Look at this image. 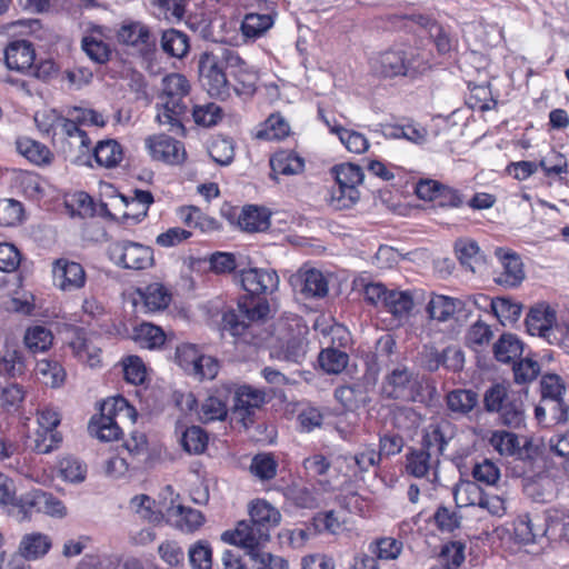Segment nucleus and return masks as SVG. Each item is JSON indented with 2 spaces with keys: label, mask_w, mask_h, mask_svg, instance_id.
Listing matches in <instances>:
<instances>
[{
  "label": "nucleus",
  "mask_w": 569,
  "mask_h": 569,
  "mask_svg": "<svg viewBox=\"0 0 569 569\" xmlns=\"http://www.w3.org/2000/svg\"><path fill=\"white\" fill-rule=\"evenodd\" d=\"M190 83L181 73H170L161 80V107L156 120L170 131L183 134V119L188 111Z\"/></svg>",
  "instance_id": "nucleus-1"
},
{
  "label": "nucleus",
  "mask_w": 569,
  "mask_h": 569,
  "mask_svg": "<svg viewBox=\"0 0 569 569\" xmlns=\"http://www.w3.org/2000/svg\"><path fill=\"white\" fill-rule=\"evenodd\" d=\"M136 409L121 396L106 400L101 406V416L97 422H91L90 430L102 441L118 439L121 433L119 423L134 422Z\"/></svg>",
  "instance_id": "nucleus-2"
},
{
  "label": "nucleus",
  "mask_w": 569,
  "mask_h": 569,
  "mask_svg": "<svg viewBox=\"0 0 569 569\" xmlns=\"http://www.w3.org/2000/svg\"><path fill=\"white\" fill-rule=\"evenodd\" d=\"M337 186L330 191L328 199L336 210L352 207L360 198L358 187L362 183L365 174L360 166L342 163L335 168Z\"/></svg>",
  "instance_id": "nucleus-3"
},
{
  "label": "nucleus",
  "mask_w": 569,
  "mask_h": 569,
  "mask_svg": "<svg viewBox=\"0 0 569 569\" xmlns=\"http://www.w3.org/2000/svg\"><path fill=\"white\" fill-rule=\"evenodd\" d=\"M269 311L270 307L267 301L246 298L238 302L237 309L229 310L223 315V329L234 337L242 336L251 323L266 319Z\"/></svg>",
  "instance_id": "nucleus-4"
},
{
  "label": "nucleus",
  "mask_w": 569,
  "mask_h": 569,
  "mask_svg": "<svg viewBox=\"0 0 569 569\" xmlns=\"http://www.w3.org/2000/svg\"><path fill=\"white\" fill-rule=\"evenodd\" d=\"M108 254L113 263L124 269L144 270L153 264L152 249L129 240L112 242Z\"/></svg>",
  "instance_id": "nucleus-5"
},
{
  "label": "nucleus",
  "mask_w": 569,
  "mask_h": 569,
  "mask_svg": "<svg viewBox=\"0 0 569 569\" xmlns=\"http://www.w3.org/2000/svg\"><path fill=\"white\" fill-rule=\"evenodd\" d=\"M199 74L203 88L211 97H229V82L222 66L217 63L212 53L204 52L199 60Z\"/></svg>",
  "instance_id": "nucleus-6"
},
{
  "label": "nucleus",
  "mask_w": 569,
  "mask_h": 569,
  "mask_svg": "<svg viewBox=\"0 0 569 569\" xmlns=\"http://www.w3.org/2000/svg\"><path fill=\"white\" fill-rule=\"evenodd\" d=\"M221 539L252 552L270 540V533L249 519L239 521L233 530L224 531Z\"/></svg>",
  "instance_id": "nucleus-7"
},
{
  "label": "nucleus",
  "mask_w": 569,
  "mask_h": 569,
  "mask_svg": "<svg viewBox=\"0 0 569 569\" xmlns=\"http://www.w3.org/2000/svg\"><path fill=\"white\" fill-rule=\"evenodd\" d=\"M240 284L251 296H267L273 293L279 286V277L272 269L248 268L238 274Z\"/></svg>",
  "instance_id": "nucleus-8"
},
{
  "label": "nucleus",
  "mask_w": 569,
  "mask_h": 569,
  "mask_svg": "<svg viewBox=\"0 0 569 569\" xmlns=\"http://www.w3.org/2000/svg\"><path fill=\"white\" fill-rule=\"evenodd\" d=\"M144 142L153 160L168 164H180L184 161L186 150L183 144L169 136H149Z\"/></svg>",
  "instance_id": "nucleus-9"
},
{
  "label": "nucleus",
  "mask_w": 569,
  "mask_h": 569,
  "mask_svg": "<svg viewBox=\"0 0 569 569\" xmlns=\"http://www.w3.org/2000/svg\"><path fill=\"white\" fill-rule=\"evenodd\" d=\"M290 282L305 298H325L329 292L328 279L315 268H300L291 276Z\"/></svg>",
  "instance_id": "nucleus-10"
},
{
  "label": "nucleus",
  "mask_w": 569,
  "mask_h": 569,
  "mask_svg": "<svg viewBox=\"0 0 569 569\" xmlns=\"http://www.w3.org/2000/svg\"><path fill=\"white\" fill-rule=\"evenodd\" d=\"M119 43L134 48L139 53L146 54L154 47V39L150 29L140 21H124L117 31Z\"/></svg>",
  "instance_id": "nucleus-11"
},
{
  "label": "nucleus",
  "mask_w": 569,
  "mask_h": 569,
  "mask_svg": "<svg viewBox=\"0 0 569 569\" xmlns=\"http://www.w3.org/2000/svg\"><path fill=\"white\" fill-rule=\"evenodd\" d=\"M52 274L56 284L63 291L81 289L86 284V271L74 261L60 258L52 263Z\"/></svg>",
  "instance_id": "nucleus-12"
},
{
  "label": "nucleus",
  "mask_w": 569,
  "mask_h": 569,
  "mask_svg": "<svg viewBox=\"0 0 569 569\" xmlns=\"http://www.w3.org/2000/svg\"><path fill=\"white\" fill-rule=\"evenodd\" d=\"M558 321L559 318L553 308L547 303H538L529 310L526 317V327L531 336L541 337L550 343L551 331Z\"/></svg>",
  "instance_id": "nucleus-13"
},
{
  "label": "nucleus",
  "mask_w": 569,
  "mask_h": 569,
  "mask_svg": "<svg viewBox=\"0 0 569 569\" xmlns=\"http://www.w3.org/2000/svg\"><path fill=\"white\" fill-rule=\"evenodd\" d=\"M264 402V391L250 386H241L234 392L232 415L247 426L248 420L251 422L250 417L253 410L260 408Z\"/></svg>",
  "instance_id": "nucleus-14"
},
{
  "label": "nucleus",
  "mask_w": 569,
  "mask_h": 569,
  "mask_svg": "<svg viewBox=\"0 0 569 569\" xmlns=\"http://www.w3.org/2000/svg\"><path fill=\"white\" fill-rule=\"evenodd\" d=\"M456 427L449 420L441 419L430 423L425 431V450L437 456L443 453L447 445L453 439Z\"/></svg>",
  "instance_id": "nucleus-15"
},
{
  "label": "nucleus",
  "mask_w": 569,
  "mask_h": 569,
  "mask_svg": "<svg viewBox=\"0 0 569 569\" xmlns=\"http://www.w3.org/2000/svg\"><path fill=\"white\" fill-rule=\"evenodd\" d=\"M397 61L393 62V77L402 76L416 78L426 72L430 66L417 48H406L396 52Z\"/></svg>",
  "instance_id": "nucleus-16"
},
{
  "label": "nucleus",
  "mask_w": 569,
  "mask_h": 569,
  "mask_svg": "<svg viewBox=\"0 0 569 569\" xmlns=\"http://www.w3.org/2000/svg\"><path fill=\"white\" fill-rule=\"evenodd\" d=\"M167 521L186 532H193L199 529L203 522V515L196 509L184 507L180 503L171 502L163 511Z\"/></svg>",
  "instance_id": "nucleus-17"
},
{
  "label": "nucleus",
  "mask_w": 569,
  "mask_h": 569,
  "mask_svg": "<svg viewBox=\"0 0 569 569\" xmlns=\"http://www.w3.org/2000/svg\"><path fill=\"white\" fill-rule=\"evenodd\" d=\"M33 61L34 50L29 41H13L4 50V62L10 70L27 73Z\"/></svg>",
  "instance_id": "nucleus-18"
},
{
  "label": "nucleus",
  "mask_w": 569,
  "mask_h": 569,
  "mask_svg": "<svg viewBox=\"0 0 569 569\" xmlns=\"http://www.w3.org/2000/svg\"><path fill=\"white\" fill-rule=\"evenodd\" d=\"M495 253L503 269L498 282L507 287L518 286L525 278L520 257L503 248H497Z\"/></svg>",
  "instance_id": "nucleus-19"
},
{
  "label": "nucleus",
  "mask_w": 569,
  "mask_h": 569,
  "mask_svg": "<svg viewBox=\"0 0 569 569\" xmlns=\"http://www.w3.org/2000/svg\"><path fill=\"white\" fill-rule=\"evenodd\" d=\"M548 526L538 515H520L515 521V533L523 543H533L538 538L545 537Z\"/></svg>",
  "instance_id": "nucleus-20"
},
{
  "label": "nucleus",
  "mask_w": 569,
  "mask_h": 569,
  "mask_svg": "<svg viewBox=\"0 0 569 569\" xmlns=\"http://www.w3.org/2000/svg\"><path fill=\"white\" fill-rule=\"evenodd\" d=\"M418 292L393 288V327L405 326L416 315Z\"/></svg>",
  "instance_id": "nucleus-21"
},
{
  "label": "nucleus",
  "mask_w": 569,
  "mask_h": 569,
  "mask_svg": "<svg viewBox=\"0 0 569 569\" xmlns=\"http://www.w3.org/2000/svg\"><path fill=\"white\" fill-rule=\"evenodd\" d=\"M28 365L22 350L13 343H6L0 352V376L18 378L24 375Z\"/></svg>",
  "instance_id": "nucleus-22"
},
{
  "label": "nucleus",
  "mask_w": 569,
  "mask_h": 569,
  "mask_svg": "<svg viewBox=\"0 0 569 569\" xmlns=\"http://www.w3.org/2000/svg\"><path fill=\"white\" fill-rule=\"evenodd\" d=\"M420 383L407 368L393 369V399L416 401L420 396Z\"/></svg>",
  "instance_id": "nucleus-23"
},
{
  "label": "nucleus",
  "mask_w": 569,
  "mask_h": 569,
  "mask_svg": "<svg viewBox=\"0 0 569 569\" xmlns=\"http://www.w3.org/2000/svg\"><path fill=\"white\" fill-rule=\"evenodd\" d=\"M249 516L259 528L266 529L267 533L281 522L280 511L266 500L258 499L251 502Z\"/></svg>",
  "instance_id": "nucleus-24"
},
{
  "label": "nucleus",
  "mask_w": 569,
  "mask_h": 569,
  "mask_svg": "<svg viewBox=\"0 0 569 569\" xmlns=\"http://www.w3.org/2000/svg\"><path fill=\"white\" fill-rule=\"evenodd\" d=\"M308 343L303 336L298 335L288 339L280 348L273 350L271 356L295 365H302L307 358Z\"/></svg>",
  "instance_id": "nucleus-25"
},
{
  "label": "nucleus",
  "mask_w": 569,
  "mask_h": 569,
  "mask_svg": "<svg viewBox=\"0 0 569 569\" xmlns=\"http://www.w3.org/2000/svg\"><path fill=\"white\" fill-rule=\"evenodd\" d=\"M270 167L272 176H292L299 174L303 171L305 161L301 157L290 150H281L270 158Z\"/></svg>",
  "instance_id": "nucleus-26"
},
{
  "label": "nucleus",
  "mask_w": 569,
  "mask_h": 569,
  "mask_svg": "<svg viewBox=\"0 0 569 569\" xmlns=\"http://www.w3.org/2000/svg\"><path fill=\"white\" fill-rule=\"evenodd\" d=\"M69 346L73 355L89 367L94 368L100 365L101 350L87 338L83 331H78Z\"/></svg>",
  "instance_id": "nucleus-27"
},
{
  "label": "nucleus",
  "mask_w": 569,
  "mask_h": 569,
  "mask_svg": "<svg viewBox=\"0 0 569 569\" xmlns=\"http://www.w3.org/2000/svg\"><path fill=\"white\" fill-rule=\"evenodd\" d=\"M462 306L463 302L460 299L435 295L427 306V311L431 319L443 322L452 318Z\"/></svg>",
  "instance_id": "nucleus-28"
},
{
  "label": "nucleus",
  "mask_w": 569,
  "mask_h": 569,
  "mask_svg": "<svg viewBox=\"0 0 569 569\" xmlns=\"http://www.w3.org/2000/svg\"><path fill=\"white\" fill-rule=\"evenodd\" d=\"M144 307L149 311H159L167 308L171 301L170 292L163 284L154 282L137 290Z\"/></svg>",
  "instance_id": "nucleus-29"
},
{
  "label": "nucleus",
  "mask_w": 569,
  "mask_h": 569,
  "mask_svg": "<svg viewBox=\"0 0 569 569\" xmlns=\"http://www.w3.org/2000/svg\"><path fill=\"white\" fill-rule=\"evenodd\" d=\"M489 443L503 457H521L522 446L519 437L510 431L496 430L489 438Z\"/></svg>",
  "instance_id": "nucleus-30"
},
{
  "label": "nucleus",
  "mask_w": 569,
  "mask_h": 569,
  "mask_svg": "<svg viewBox=\"0 0 569 569\" xmlns=\"http://www.w3.org/2000/svg\"><path fill=\"white\" fill-rule=\"evenodd\" d=\"M290 133L288 121L280 113L270 114L254 133L259 140H281Z\"/></svg>",
  "instance_id": "nucleus-31"
},
{
  "label": "nucleus",
  "mask_w": 569,
  "mask_h": 569,
  "mask_svg": "<svg viewBox=\"0 0 569 569\" xmlns=\"http://www.w3.org/2000/svg\"><path fill=\"white\" fill-rule=\"evenodd\" d=\"M478 403L477 392L469 389H456L447 393L446 405L448 410L457 415H468Z\"/></svg>",
  "instance_id": "nucleus-32"
},
{
  "label": "nucleus",
  "mask_w": 569,
  "mask_h": 569,
  "mask_svg": "<svg viewBox=\"0 0 569 569\" xmlns=\"http://www.w3.org/2000/svg\"><path fill=\"white\" fill-rule=\"evenodd\" d=\"M239 227L247 232H261L269 228V214L254 206H248L242 209L238 218Z\"/></svg>",
  "instance_id": "nucleus-33"
},
{
  "label": "nucleus",
  "mask_w": 569,
  "mask_h": 569,
  "mask_svg": "<svg viewBox=\"0 0 569 569\" xmlns=\"http://www.w3.org/2000/svg\"><path fill=\"white\" fill-rule=\"evenodd\" d=\"M51 548V540L43 533L26 535L19 547L21 556L28 560H34L43 557Z\"/></svg>",
  "instance_id": "nucleus-34"
},
{
  "label": "nucleus",
  "mask_w": 569,
  "mask_h": 569,
  "mask_svg": "<svg viewBox=\"0 0 569 569\" xmlns=\"http://www.w3.org/2000/svg\"><path fill=\"white\" fill-rule=\"evenodd\" d=\"M322 118L326 124L330 128V131L339 137V140L348 151L360 154L368 150L369 142L362 133L346 129L338 124L331 126L325 117Z\"/></svg>",
  "instance_id": "nucleus-35"
},
{
  "label": "nucleus",
  "mask_w": 569,
  "mask_h": 569,
  "mask_svg": "<svg viewBox=\"0 0 569 569\" xmlns=\"http://www.w3.org/2000/svg\"><path fill=\"white\" fill-rule=\"evenodd\" d=\"M161 48L169 56L182 59L189 52V38L182 31L166 30L161 37Z\"/></svg>",
  "instance_id": "nucleus-36"
},
{
  "label": "nucleus",
  "mask_w": 569,
  "mask_h": 569,
  "mask_svg": "<svg viewBox=\"0 0 569 569\" xmlns=\"http://www.w3.org/2000/svg\"><path fill=\"white\" fill-rule=\"evenodd\" d=\"M93 154L98 164L106 168L118 166L123 158L120 143L113 139L100 141L93 149Z\"/></svg>",
  "instance_id": "nucleus-37"
},
{
  "label": "nucleus",
  "mask_w": 569,
  "mask_h": 569,
  "mask_svg": "<svg viewBox=\"0 0 569 569\" xmlns=\"http://www.w3.org/2000/svg\"><path fill=\"white\" fill-rule=\"evenodd\" d=\"M228 415L226 400L221 395H212L206 398L198 410L199 420L203 423L211 421H222Z\"/></svg>",
  "instance_id": "nucleus-38"
},
{
  "label": "nucleus",
  "mask_w": 569,
  "mask_h": 569,
  "mask_svg": "<svg viewBox=\"0 0 569 569\" xmlns=\"http://www.w3.org/2000/svg\"><path fill=\"white\" fill-rule=\"evenodd\" d=\"M121 201L129 209L123 212V218H132L140 221L147 216L150 204L153 202V196L150 191L136 190L134 196L129 200L127 197L121 196Z\"/></svg>",
  "instance_id": "nucleus-39"
},
{
  "label": "nucleus",
  "mask_w": 569,
  "mask_h": 569,
  "mask_svg": "<svg viewBox=\"0 0 569 569\" xmlns=\"http://www.w3.org/2000/svg\"><path fill=\"white\" fill-rule=\"evenodd\" d=\"M452 493L457 508H465L469 506H479V503H481L483 491L477 482L461 480L455 486Z\"/></svg>",
  "instance_id": "nucleus-40"
},
{
  "label": "nucleus",
  "mask_w": 569,
  "mask_h": 569,
  "mask_svg": "<svg viewBox=\"0 0 569 569\" xmlns=\"http://www.w3.org/2000/svg\"><path fill=\"white\" fill-rule=\"evenodd\" d=\"M501 425L511 428L520 429L526 425V413L523 401L520 395H516L506 402L502 412L499 415Z\"/></svg>",
  "instance_id": "nucleus-41"
},
{
  "label": "nucleus",
  "mask_w": 569,
  "mask_h": 569,
  "mask_svg": "<svg viewBox=\"0 0 569 569\" xmlns=\"http://www.w3.org/2000/svg\"><path fill=\"white\" fill-rule=\"evenodd\" d=\"M547 447L552 460L569 477V433H556L548 439Z\"/></svg>",
  "instance_id": "nucleus-42"
},
{
  "label": "nucleus",
  "mask_w": 569,
  "mask_h": 569,
  "mask_svg": "<svg viewBox=\"0 0 569 569\" xmlns=\"http://www.w3.org/2000/svg\"><path fill=\"white\" fill-rule=\"evenodd\" d=\"M52 332L44 326L30 327L23 336L24 346L32 353L48 350L52 345Z\"/></svg>",
  "instance_id": "nucleus-43"
},
{
  "label": "nucleus",
  "mask_w": 569,
  "mask_h": 569,
  "mask_svg": "<svg viewBox=\"0 0 569 569\" xmlns=\"http://www.w3.org/2000/svg\"><path fill=\"white\" fill-rule=\"evenodd\" d=\"M134 341L146 349H154L163 345L166 336L160 327L143 322L134 328Z\"/></svg>",
  "instance_id": "nucleus-44"
},
{
  "label": "nucleus",
  "mask_w": 569,
  "mask_h": 569,
  "mask_svg": "<svg viewBox=\"0 0 569 569\" xmlns=\"http://www.w3.org/2000/svg\"><path fill=\"white\" fill-rule=\"evenodd\" d=\"M52 117L58 124L60 133L71 139L70 143L78 144L79 148H83L84 150L89 149L91 143L90 139L87 132L81 130L74 120L59 114H53Z\"/></svg>",
  "instance_id": "nucleus-45"
},
{
  "label": "nucleus",
  "mask_w": 569,
  "mask_h": 569,
  "mask_svg": "<svg viewBox=\"0 0 569 569\" xmlns=\"http://www.w3.org/2000/svg\"><path fill=\"white\" fill-rule=\"evenodd\" d=\"M17 150L36 164L48 163L50 161V150L44 144L30 138L24 137L18 139Z\"/></svg>",
  "instance_id": "nucleus-46"
},
{
  "label": "nucleus",
  "mask_w": 569,
  "mask_h": 569,
  "mask_svg": "<svg viewBox=\"0 0 569 569\" xmlns=\"http://www.w3.org/2000/svg\"><path fill=\"white\" fill-rule=\"evenodd\" d=\"M273 26V18L271 14L248 13L244 16L241 23V31L246 38L261 37Z\"/></svg>",
  "instance_id": "nucleus-47"
},
{
  "label": "nucleus",
  "mask_w": 569,
  "mask_h": 569,
  "mask_svg": "<svg viewBox=\"0 0 569 569\" xmlns=\"http://www.w3.org/2000/svg\"><path fill=\"white\" fill-rule=\"evenodd\" d=\"M490 308L502 326L518 321L522 309L520 303L507 298L491 300Z\"/></svg>",
  "instance_id": "nucleus-48"
},
{
  "label": "nucleus",
  "mask_w": 569,
  "mask_h": 569,
  "mask_svg": "<svg viewBox=\"0 0 569 569\" xmlns=\"http://www.w3.org/2000/svg\"><path fill=\"white\" fill-rule=\"evenodd\" d=\"M317 535V529L311 521L301 528L282 529L278 537L281 543H287L295 549H299L306 546L309 539L316 537Z\"/></svg>",
  "instance_id": "nucleus-49"
},
{
  "label": "nucleus",
  "mask_w": 569,
  "mask_h": 569,
  "mask_svg": "<svg viewBox=\"0 0 569 569\" xmlns=\"http://www.w3.org/2000/svg\"><path fill=\"white\" fill-rule=\"evenodd\" d=\"M36 376L44 385L58 387L64 380V370L57 361L39 360L34 368Z\"/></svg>",
  "instance_id": "nucleus-50"
},
{
  "label": "nucleus",
  "mask_w": 569,
  "mask_h": 569,
  "mask_svg": "<svg viewBox=\"0 0 569 569\" xmlns=\"http://www.w3.org/2000/svg\"><path fill=\"white\" fill-rule=\"evenodd\" d=\"M521 342L513 335H502L493 345V353L498 361L510 362L521 355Z\"/></svg>",
  "instance_id": "nucleus-51"
},
{
  "label": "nucleus",
  "mask_w": 569,
  "mask_h": 569,
  "mask_svg": "<svg viewBox=\"0 0 569 569\" xmlns=\"http://www.w3.org/2000/svg\"><path fill=\"white\" fill-rule=\"evenodd\" d=\"M349 357L345 351L327 348L319 353L321 368L331 375L340 373L348 365Z\"/></svg>",
  "instance_id": "nucleus-52"
},
{
  "label": "nucleus",
  "mask_w": 569,
  "mask_h": 569,
  "mask_svg": "<svg viewBox=\"0 0 569 569\" xmlns=\"http://www.w3.org/2000/svg\"><path fill=\"white\" fill-rule=\"evenodd\" d=\"M60 476L71 482L80 483L84 481L87 476V466L74 457H64L59 461Z\"/></svg>",
  "instance_id": "nucleus-53"
},
{
  "label": "nucleus",
  "mask_w": 569,
  "mask_h": 569,
  "mask_svg": "<svg viewBox=\"0 0 569 569\" xmlns=\"http://www.w3.org/2000/svg\"><path fill=\"white\" fill-rule=\"evenodd\" d=\"M26 391L18 383H9L4 387L0 386V408L7 412H14L20 408L24 400Z\"/></svg>",
  "instance_id": "nucleus-54"
},
{
  "label": "nucleus",
  "mask_w": 569,
  "mask_h": 569,
  "mask_svg": "<svg viewBox=\"0 0 569 569\" xmlns=\"http://www.w3.org/2000/svg\"><path fill=\"white\" fill-rule=\"evenodd\" d=\"M428 131L426 128L413 121L393 124V139H406L412 143L426 142Z\"/></svg>",
  "instance_id": "nucleus-55"
},
{
  "label": "nucleus",
  "mask_w": 569,
  "mask_h": 569,
  "mask_svg": "<svg viewBox=\"0 0 569 569\" xmlns=\"http://www.w3.org/2000/svg\"><path fill=\"white\" fill-rule=\"evenodd\" d=\"M181 445L187 452L199 455L207 448L208 436L200 427L192 426L182 433Z\"/></svg>",
  "instance_id": "nucleus-56"
},
{
  "label": "nucleus",
  "mask_w": 569,
  "mask_h": 569,
  "mask_svg": "<svg viewBox=\"0 0 569 569\" xmlns=\"http://www.w3.org/2000/svg\"><path fill=\"white\" fill-rule=\"evenodd\" d=\"M456 252L460 263L466 269L475 272L477 264L481 260L477 242L471 240L458 241L456 243Z\"/></svg>",
  "instance_id": "nucleus-57"
},
{
  "label": "nucleus",
  "mask_w": 569,
  "mask_h": 569,
  "mask_svg": "<svg viewBox=\"0 0 569 569\" xmlns=\"http://www.w3.org/2000/svg\"><path fill=\"white\" fill-rule=\"evenodd\" d=\"M208 152L211 159L220 166L230 164L234 158L232 141L227 138H216L209 146Z\"/></svg>",
  "instance_id": "nucleus-58"
},
{
  "label": "nucleus",
  "mask_w": 569,
  "mask_h": 569,
  "mask_svg": "<svg viewBox=\"0 0 569 569\" xmlns=\"http://www.w3.org/2000/svg\"><path fill=\"white\" fill-rule=\"evenodd\" d=\"M237 84L234 91L239 96L251 97L257 90L258 74L254 70L244 66L243 68L233 72Z\"/></svg>",
  "instance_id": "nucleus-59"
},
{
  "label": "nucleus",
  "mask_w": 569,
  "mask_h": 569,
  "mask_svg": "<svg viewBox=\"0 0 569 569\" xmlns=\"http://www.w3.org/2000/svg\"><path fill=\"white\" fill-rule=\"evenodd\" d=\"M541 401L562 399L566 386L556 373L543 375L540 381Z\"/></svg>",
  "instance_id": "nucleus-60"
},
{
  "label": "nucleus",
  "mask_w": 569,
  "mask_h": 569,
  "mask_svg": "<svg viewBox=\"0 0 569 569\" xmlns=\"http://www.w3.org/2000/svg\"><path fill=\"white\" fill-rule=\"evenodd\" d=\"M365 298L369 303L382 308L383 312H391V292L382 283H368L365 287Z\"/></svg>",
  "instance_id": "nucleus-61"
},
{
  "label": "nucleus",
  "mask_w": 569,
  "mask_h": 569,
  "mask_svg": "<svg viewBox=\"0 0 569 569\" xmlns=\"http://www.w3.org/2000/svg\"><path fill=\"white\" fill-rule=\"evenodd\" d=\"M433 520L439 530L443 532H452L460 528L462 517L456 510L446 506H440L433 515Z\"/></svg>",
  "instance_id": "nucleus-62"
},
{
  "label": "nucleus",
  "mask_w": 569,
  "mask_h": 569,
  "mask_svg": "<svg viewBox=\"0 0 569 569\" xmlns=\"http://www.w3.org/2000/svg\"><path fill=\"white\" fill-rule=\"evenodd\" d=\"M188 556L193 569H210L212 566V551L206 541H198L191 546Z\"/></svg>",
  "instance_id": "nucleus-63"
},
{
  "label": "nucleus",
  "mask_w": 569,
  "mask_h": 569,
  "mask_svg": "<svg viewBox=\"0 0 569 569\" xmlns=\"http://www.w3.org/2000/svg\"><path fill=\"white\" fill-rule=\"evenodd\" d=\"M465 560V547L461 542L452 541L443 546L439 561L445 569H457Z\"/></svg>",
  "instance_id": "nucleus-64"
}]
</instances>
